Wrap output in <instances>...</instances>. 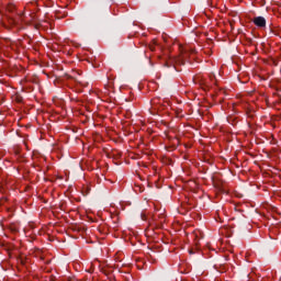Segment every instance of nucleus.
I'll list each match as a JSON object with an SVG mask.
<instances>
[{"label": "nucleus", "instance_id": "f257e3e1", "mask_svg": "<svg viewBox=\"0 0 281 281\" xmlns=\"http://www.w3.org/2000/svg\"><path fill=\"white\" fill-rule=\"evenodd\" d=\"M103 16L104 8L102 7V3H98L89 9L87 21L88 23H98L99 21H102Z\"/></svg>", "mask_w": 281, "mask_h": 281}, {"label": "nucleus", "instance_id": "f03ea898", "mask_svg": "<svg viewBox=\"0 0 281 281\" xmlns=\"http://www.w3.org/2000/svg\"><path fill=\"white\" fill-rule=\"evenodd\" d=\"M252 23L257 26V27H267V20L265 19V16H256L252 20Z\"/></svg>", "mask_w": 281, "mask_h": 281}, {"label": "nucleus", "instance_id": "7ed1b4c3", "mask_svg": "<svg viewBox=\"0 0 281 281\" xmlns=\"http://www.w3.org/2000/svg\"><path fill=\"white\" fill-rule=\"evenodd\" d=\"M175 63H176L177 65H186V63H188V53H184L182 56L177 57V58L175 59Z\"/></svg>", "mask_w": 281, "mask_h": 281}, {"label": "nucleus", "instance_id": "20e7f679", "mask_svg": "<svg viewBox=\"0 0 281 281\" xmlns=\"http://www.w3.org/2000/svg\"><path fill=\"white\" fill-rule=\"evenodd\" d=\"M7 10H8V12L12 13V12H14V10H16V7L14 4H8Z\"/></svg>", "mask_w": 281, "mask_h": 281}, {"label": "nucleus", "instance_id": "39448f33", "mask_svg": "<svg viewBox=\"0 0 281 281\" xmlns=\"http://www.w3.org/2000/svg\"><path fill=\"white\" fill-rule=\"evenodd\" d=\"M140 217H142L143 221H146V214L142 213Z\"/></svg>", "mask_w": 281, "mask_h": 281}, {"label": "nucleus", "instance_id": "423d86ee", "mask_svg": "<svg viewBox=\"0 0 281 281\" xmlns=\"http://www.w3.org/2000/svg\"><path fill=\"white\" fill-rule=\"evenodd\" d=\"M189 254H196V250H193V248H192L189 250Z\"/></svg>", "mask_w": 281, "mask_h": 281}, {"label": "nucleus", "instance_id": "0eeeda50", "mask_svg": "<svg viewBox=\"0 0 281 281\" xmlns=\"http://www.w3.org/2000/svg\"><path fill=\"white\" fill-rule=\"evenodd\" d=\"M214 78H215L214 75H211V76H210V79H211V80H214Z\"/></svg>", "mask_w": 281, "mask_h": 281}, {"label": "nucleus", "instance_id": "6e6552de", "mask_svg": "<svg viewBox=\"0 0 281 281\" xmlns=\"http://www.w3.org/2000/svg\"><path fill=\"white\" fill-rule=\"evenodd\" d=\"M31 19L34 21V19H36V16L35 15H31Z\"/></svg>", "mask_w": 281, "mask_h": 281}, {"label": "nucleus", "instance_id": "1a4fd4ad", "mask_svg": "<svg viewBox=\"0 0 281 281\" xmlns=\"http://www.w3.org/2000/svg\"><path fill=\"white\" fill-rule=\"evenodd\" d=\"M166 66H167V67H170V64H169V63H167V64H166Z\"/></svg>", "mask_w": 281, "mask_h": 281}, {"label": "nucleus", "instance_id": "9d476101", "mask_svg": "<svg viewBox=\"0 0 281 281\" xmlns=\"http://www.w3.org/2000/svg\"><path fill=\"white\" fill-rule=\"evenodd\" d=\"M41 260H45V258H44V257H41Z\"/></svg>", "mask_w": 281, "mask_h": 281}, {"label": "nucleus", "instance_id": "9b49d317", "mask_svg": "<svg viewBox=\"0 0 281 281\" xmlns=\"http://www.w3.org/2000/svg\"><path fill=\"white\" fill-rule=\"evenodd\" d=\"M35 27H38V24H36Z\"/></svg>", "mask_w": 281, "mask_h": 281}]
</instances>
